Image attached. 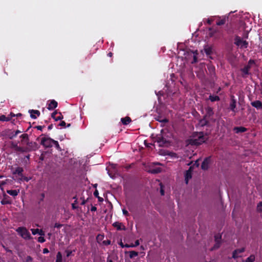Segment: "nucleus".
<instances>
[{
  "instance_id": "obj_1",
  "label": "nucleus",
  "mask_w": 262,
  "mask_h": 262,
  "mask_svg": "<svg viewBox=\"0 0 262 262\" xmlns=\"http://www.w3.org/2000/svg\"><path fill=\"white\" fill-rule=\"evenodd\" d=\"M255 63L254 60L250 59L247 65H246L243 68L241 69L242 72V76L244 78L247 77L248 75L250 74V70L255 66Z\"/></svg>"
},
{
  "instance_id": "obj_2",
  "label": "nucleus",
  "mask_w": 262,
  "mask_h": 262,
  "mask_svg": "<svg viewBox=\"0 0 262 262\" xmlns=\"http://www.w3.org/2000/svg\"><path fill=\"white\" fill-rule=\"evenodd\" d=\"M206 140V136H204L203 133L200 132L197 134L195 138L191 140V143L194 145H200L204 143Z\"/></svg>"
},
{
  "instance_id": "obj_3",
  "label": "nucleus",
  "mask_w": 262,
  "mask_h": 262,
  "mask_svg": "<svg viewBox=\"0 0 262 262\" xmlns=\"http://www.w3.org/2000/svg\"><path fill=\"white\" fill-rule=\"evenodd\" d=\"M16 231L25 239H29L31 238L30 233L28 230L25 227H18L16 229Z\"/></svg>"
},
{
  "instance_id": "obj_4",
  "label": "nucleus",
  "mask_w": 262,
  "mask_h": 262,
  "mask_svg": "<svg viewBox=\"0 0 262 262\" xmlns=\"http://www.w3.org/2000/svg\"><path fill=\"white\" fill-rule=\"evenodd\" d=\"M54 140L49 137H43L41 139V144L45 147H51L53 146Z\"/></svg>"
},
{
  "instance_id": "obj_5",
  "label": "nucleus",
  "mask_w": 262,
  "mask_h": 262,
  "mask_svg": "<svg viewBox=\"0 0 262 262\" xmlns=\"http://www.w3.org/2000/svg\"><path fill=\"white\" fill-rule=\"evenodd\" d=\"M234 43L241 48H246L248 47V43L246 40H243L239 36H236L234 39Z\"/></svg>"
},
{
  "instance_id": "obj_6",
  "label": "nucleus",
  "mask_w": 262,
  "mask_h": 262,
  "mask_svg": "<svg viewBox=\"0 0 262 262\" xmlns=\"http://www.w3.org/2000/svg\"><path fill=\"white\" fill-rule=\"evenodd\" d=\"M210 161H211V157H210L206 158L204 160V161L203 162V163L202 164V165H201L202 169H203L204 170L207 169L209 167V163H210Z\"/></svg>"
},
{
  "instance_id": "obj_7",
  "label": "nucleus",
  "mask_w": 262,
  "mask_h": 262,
  "mask_svg": "<svg viewBox=\"0 0 262 262\" xmlns=\"http://www.w3.org/2000/svg\"><path fill=\"white\" fill-rule=\"evenodd\" d=\"M192 167H190L189 169L187 170L185 174V181L186 184H188L189 180L192 177Z\"/></svg>"
},
{
  "instance_id": "obj_8",
  "label": "nucleus",
  "mask_w": 262,
  "mask_h": 262,
  "mask_svg": "<svg viewBox=\"0 0 262 262\" xmlns=\"http://www.w3.org/2000/svg\"><path fill=\"white\" fill-rule=\"evenodd\" d=\"M215 237V244L214 245L213 248L211 249V250L217 249L220 247V240L221 239V235H216L214 236Z\"/></svg>"
},
{
  "instance_id": "obj_9",
  "label": "nucleus",
  "mask_w": 262,
  "mask_h": 262,
  "mask_svg": "<svg viewBox=\"0 0 262 262\" xmlns=\"http://www.w3.org/2000/svg\"><path fill=\"white\" fill-rule=\"evenodd\" d=\"M57 106V102L54 100H52L48 104V109L49 110H53Z\"/></svg>"
},
{
  "instance_id": "obj_10",
  "label": "nucleus",
  "mask_w": 262,
  "mask_h": 262,
  "mask_svg": "<svg viewBox=\"0 0 262 262\" xmlns=\"http://www.w3.org/2000/svg\"><path fill=\"white\" fill-rule=\"evenodd\" d=\"M29 113H30V116L32 118L36 119L37 116H39L40 115L39 111L37 110H29Z\"/></svg>"
},
{
  "instance_id": "obj_11",
  "label": "nucleus",
  "mask_w": 262,
  "mask_h": 262,
  "mask_svg": "<svg viewBox=\"0 0 262 262\" xmlns=\"http://www.w3.org/2000/svg\"><path fill=\"white\" fill-rule=\"evenodd\" d=\"M160 146H163L167 142L166 140L162 136H158L157 139Z\"/></svg>"
},
{
  "instance_id": "obj_12",
  "label": "nucleus",
  "mask_w": 262,
  "mask_h": 262,
  "mask_svg": "<svg viewBox=\"0 0 262 262\" xmlns=\"http://www.w3.org/2000/svg\"><path fill=\"white\" fill-rule=\"evenodd\" d=\"M251 105L252 106L256 108L257 109H259L262 107V103L260 101L258 100L251 102Z\"/></svg>"
},
{
  "instance_id": "obj_13",
  "label": "nucleus",
  "mask_w": 262,
  "mask_h": 262,
  "mask_svg": "<svg viewBox=\"0 0 262 262\" xmlns=\"http://www.w3.org/2000/svg\"><path fill=\"white\" fill-rule=\"evenodd\" d=\"M244 251H245L244 248H242L241 249L235 250L233 253V255H232L233 258H236L238 257V256L237 255L238 253H242V252H244Z\"/></svg>"
},
{
  "instance_id": "obj_14",
  "label": "nucleus",
  "mask_w": 262,
  "mask_h": 262,
  "mask_svg": "<svg viewBox=\"0 0 262 262\" xmlns=\"http://www.w3.org/2000/svg\"><path fill=\"white\" fill-rule=\"evenodd\" d=\"M114 227H116L118 230H125V227L121 223L119 222H115L113 223Z\"/></svg>"
},
{
  "instance_id": "obj_15",
  "label": "nucleus",
  "mask_w": 262,
  "mask_h": 262,
  "mask_svg": "<svg viewBox=\"0 0 262 262\" xmlns=\"http://www.w3.org/2000/svg\"><path fill=\"white\" fill-rule=\"evenodd\" d=\"M228 19V16H223L222 19L216 23L218 26H221L225 24L226 20Z\"/></svg>"
},
{
  "instance_id": "obj_16",
  "label": "nucleus",
  "mask_w": 262,
  "mask_h": 262,
  "mask_svg": "<svg viewBox=\"0 0 262 262\" xmlns=\"http://www.w3.org/2000/svg\"><path fill=\"white\" fill-rule=\"evenodd\" d=\"M7 192L10 194V195H12L13 196H15L18 195L19 190H7Z\"/></svg>"
},
{
  "instance_id": "obj_17",
  "label": "nucleus",
  "mask_w": 262,
  "mask_h": 262,
  "mask_svg": "<svg viewBox=\"0 0 262 262\" xmlns=\"http://www.w3.org/2000/svg\"><path fill=\"white\" fill-rule=\"evenodd\" d=\"M148 171L151 173H158L161 171V168L157 167L155 168H151L148 170Z\"/></svg>"
},
{
  "instance_id": "obj_18",
  "label": "nucleus",
  "mask_w": 262,
  "mask_h": 262,
  "mask_svg": "<svg viewBox=\"0 0 262 262\" xmlns=\"http://www.w3.org/2000/svg\"><path fill=\"white\" fill-rule=\"evenodd\" d=\"M121 121L123 124L127 125L131 121V119L129 117H126L121 118Z\"/></svg>"
},
{
  "instance_id": "obj_19",
  "label": "nucleus",
  "mask_w": 262,
  "mask_h": 262,
  "mask_svg": "<svg viewBox=\"0 0 262 262\" xmlns=\"http://www.w3.org/2000/svg\"><path fill=\"white\" fill-rule=\"evenodd\" d=\"M234 130L236 133H243L246 130V128L244 127H236L234 128Z\"/></svg>"
},
{
  "instance_id": "obj_20",
  "label": "nucleus",
  "mask_w": 262,
  "mask_h": 262,
  "mask_svg": "<svg viewBox=\"0 0 262 262\" xmlns=\"http://www.w3.org/2000/svg\"><path fill=\"white\" fill-rule=\"evenodd\" d=\"M230 109L235 112V108L236 107V101L234 99H232L230 104Z\"/></svg>"
},
{
  "instance_id": "obj_21",
  "label": "nucleus",
  "mask_w": 262,
  "mask_h": 262,
  "mask_svg": "<svg viewBox=\"0 0 262 262\" xmlns=\"http://www.w3.org/2000/svg\"><path fill=\"white\" fill-rule=\"evenodd\" d=\"M209 100L211 102L216 101L220 100V98L217 96L210 95Z\"/></svg>"
},
{
  "instance_id": "obj_22",
  "label": "nucleus",
  "mask_w": 262,
  "mask_h": 262,
  "mask_svg": "<svg viewBox=\"0 0 262 262\" xmlns=\"http://www.w3.org/2000/svg\"><path fill=\"white\" fill-rule=\"evenodd\" d=\"M55 262H62V255L60 252H58L56 255V260Z\"/></svg>"
},
{
  "instance_id": "obj_23",
  "label": "nucleus",
  "mask_w": 262,
  "mask_h": 262,
  "mask_svg": "<svg viewBox=\"0 0 262 262\" xmlns=\"http://www.w3.org/2000/svg\"><path fill=\"white\" fill-rule=\"evenodd\" d=\"M255 259V257L254 255H251L249 257H248L246 260V262H254Z\"/></svg>"
},
{
  "instance_id": "obj_24",
  "label": "nucleus",
  "mask_w": 262,
  "mask_h": 262,
  "mask_svg": "<svg viewBox=\"0 0 262 262\" xmlns=\"http://www.w3.org/2000/svg\"><path fill=\"white\" fill-rule=\"evenodd\" d=\"M23 171V169L21 167H17L15 170L14 173L18 175H21Z\"/></svg>"
},
{
  "instance_id": "obj_25",
  "label": "nucleus",
  "mask_w": 262,
  "mask_h": 262,
  "mask_svg": "<svg viewBox=\"0 0 262 262\" xmlns=\"http://www.w3.org/2000/svg\"><path fill=\"white\" fill-rule=\"evenodd\" d=\"M138 253L137 252L132 251L131 252H130L129 257H130V258H132L134 257L138 256Z\"/></svg>"
},
{
  "instance_id": "obj_26",
  "label": "nucleus",
  "mask_w": 262,
  "mask_h": 262,
  "mask_svg": "<svg viewBox=\"0 0 262 262\" xmlns=\"http://www.w3.org/2000/svg\"><path fill=\"white\" fill-rule=\"evenodd\" d=\"M205 51L207 55H210L212 52V49L210 47H207L205 48Z\"/></svg>"
},
{
  "instance_id": "obj_27",
  "label": "nucleus",
  "mask_w": 262,
  "mask_h": 262,
  "mask_svg": "<svg viewBox=\"0 0 262 262\" xmlns=\"http://www.w3.org/2000/svg\"><path fill=\"white\" fill-rule=\"evenodd\" d=\"M53 145L55 146L57 149L59 150H61V148L58 144V142L57 141L54 140V142L53 143Z\"/></svg>"
},
{
  "instance_id": "obj_28",
  "label": "nucleus",
  "mask_w": 262,
  "mask_h": 262,
  "mask_svg": "<svg viewBox=\"0 0 262 262\" xmlns=\"http://www.w3.org/2000/svg\"><path fill=\"white\" fill-rule=\"evenodd\" d=\"M262 202H260L259 204H258L257 206V210L259 212H261L262 211Z\"/></svg>"
},
{
  "instance_id": "obj_29",
  "label": "nucleus",
  "mask_w": 262,
  "mask_h": 262,
  "mask_svg": "<svg viewBox=\"0 0 262 262\" xmlns=\"http://www.w3.org/2000/svg\"><path fill=\"white\" fill-rule=\"evenodd\" d=\"M9 119H8L5 116L2 115L0 116V121H8Z\"/></svg>"
},
{
  "instance_id": "obj_30",
  "label": "nucleus",
  "mask_w": 262,
  "mask_h": 262,
  "mask_svg": "<svg viewBox=\"0 0 262 262\" xmlns=\"http://www.w3.org/2000/svg\"><path fill=\"white\" fill-rule=\"evenodd\" d=\"M32 233L33 235H35L36 234H38L39 229H32L31 230Z\"/></svg>"
},
{
  "instance_id": "obj_31",
  "label": "nucleus",
  "mask_w": 262,
  "mask_h": 262,
  "mask_svg": "<svg viewBox=\"0 0 262 262\" xmlns=\"http://www.w3.org/2000/svg\"><path fill=\"white\" fill-rule=\"evenodd\" d=\"M38 242L41 243H44L45 242V239L42 236H40L38 238Z\"/></svg>"
},
{
  "instance_id": "obj_32",
  "label": "nucleus",
  "mask_w": 262,
  "mask_h": 262,
  "mask_svg": "<svg viewBox=\"0 0 262 262\" xmlns=\"http://www.w3.org/2000/svg\"><path fill=\"white\" fill-rule=\"evenodd\" d=\"M2 247L3 248L5 249V250L7 252H8V253H10L11 254L12 253V250L9 249L7 247H6L5 246H4V245H2Z\"/></svg>"
},
{
  "instance_id": "obj_33",
  "label": "nucleus",
  "mask_w": 262,
  "mask_h": 262,
  "mask_svg": "<svg viewBox=\"0 0 262 262\" xmlns=\"http://www.w3.org/2000/svg\"><path fill=\"white\" fill-rule=\"evenodd\" d=\"M33 259L30 256H27L26 258V262H31Z\"/></svg>"
},
{
  "instance_id": "obj_34",
  "label": "nucleus",
  "mask_w": 262,
  "mask_h": 262,
  "mask_svg": "<svg viewBox=\"0 0 262 262\" xmlns=\"http://www.w3.org/2000/svg\"><path fill=\"white\" fill-rule=\"evenodd\" d=\"M20 138L23 140L28 139V135L27 134H23L20 136Z\"/></svg>"
},
{
  "instance_id": "obj_35",
  "label": "nucleus",
  "mask_w": 262,
  "mask_h": 262,
  "mask_svg": "<svg viewBox=\"0 0 262 262\" xmlns=\"http://www.w3.org/2000/svg\"><path fill=\"white\" fill-rule=\"evenodd\" d=\"M103 244L104 245H109L111 244V241L110 240H105V241H104L103 242Z\"/></svg>"
},
{
  "instance_id": "obj_36",
  "label": "nucleus",
  "mask_w": 262,
  "mask_h": 262,
  "mask_svg": "<svg viewBox=\"0 0 262 262\" xmlns=\"http://www.w3.org/2000/svg\"><path fill=\"white\" fill-rule=\"evenodd\" d=\"M21 132H21V131H20V130H17L16 131H15L14 135H13L12 136V137H11V138H14V137H16V136L18 134H19V133H21Z\"/></svg>"
},
{
  "instance_id": "obj_37",
  "label": "nucleus",
  "mask_w": 262,
  "mask_h": 262,
  "mask_svg": "<svg viewBox=\"0 0 262 262\" xmlns=\"http://www.w3.org/2000/svg\"><path fill=\"white\" fill-rule=\"evenodd\" d=\"M103 238V235L99 234L97 236V239L98 241H99L102 239Z\"/></svg>"
},
{
  "instance_id": "obj_38",
  "label": "nucleus",
  "mask_w": 262,
  "mask_h": 262,
  "mask_svg": "<svg viewBox=\"0 0 262 262\" xmlns=\"http://www.w3.org/2000/svg\"><path fill=\"white\" fill-rule=\"evenodd\" d=\"M62 118V116L61 115V114H60L59 116L55 118V120L58 121V120H61Z\"/></svg>"
},
{
  "instance_id": "obj_39",
  "label": "nucleus",
  "mask_w": 262,
  "mask_h": 262,
  "mask_svg": "<svg viewBox=\"0 0 262 262\" xmlns=\"http://www.w3.org/2000/svg\"><path fill=\"white\" fill-rule=\"evenodd\" d=\"M38 234H39L40 236H44L45 235V232L42 231V230H39V229Z\"/></svg>"
},
{
  "instance_id": "obj_40",
  "label": "nucleus",
  "mask_w": 262,
  "mask_h": 262,
  "mask_svg": "<svg viewBox=\"0 0 262 262\" xmlns=\"http://www.w3.org/2000/svg\"><path fill=\"white\" fill-rule=\"evenodd\" d=\"M66 123L63 121H61L59 124L60 126H63V127H64L66 126Z\"/></svg>"
},
{
  "instance_id": "obj_41",
  "label": "nucleus",
  "mask_w": 262,
  "mask_h": 262,
  "mask_svg": "<svg viewBox=\"0 0 262 262\" xmlns=\"http://www.w3.org/2000/svg\"><path fill=\"white\" fill-rule=\"evenodd\" d=\"M61 226H62V225L61 224H57V223H56L54 225V227L57 228H60Z\"/></svg>"
},
{
  "instance_id": "obj_42",
  "label": "nucleus",
  "mask_w": 262,
  "mask_h": 262,
  "mask_svg": "<svg viewBox=\"0 0 262 262\" xmlns=\"http://www.w3.org/2000/svg\"><path fill=\"white\" fill-rule=\"evenodd\" d=\"M57 114V112H56V111H55V112H53V113L52 114V117L55 119V118H56V116H56V115Z\"/></svg>"
},
{
  "instance_id": "obj_43",
  "label": "nucleus",
  "mask_w": 262,
  "mask_h": 262,
  "mask_svg": "<svg viewBox=\"0 0 262 262\" xmlns=\"http://www.w3.org/2000/svg\"><path fill=\"white\" fill-rule=\"evenodd\" d=\"M213 21V19L212 18H208L207 20V23L209 24H211Z\"/></svg>"
},
{
  "instance_id": "obj_44",
  "label": "nucleus",
  "mask_w": 262,
  "mask_h": 262,
  "mask_svg": "<svg viewBox=\"0 0 262 262\" xmlns=\"http://www.w3.org/2000/svg\"><path fill=\"white\" fill-rule=\"evenodd\" d=\"M49 250L47 248H45L43 249V253L46 254L49 253Z\"/></svg>"
},
{
  "instance_id": "obj_45",
  "label": "nucleus",
  "mask_w": 262,
  "mask_h": 262,
  "mask_svg": "<svg viewBox=\"0 0 262 262\" xmlns=\"http://www.w3.org/2000/svg\"><path fill=\"white\" fill-rule=\"evenodd\" d=\"M98 192L97 190H95L94 192V196H95L96 197H98Z\"/></svg>"
},
{
  "instance_id": "obj_46",
  "label": "nucleus",
  "mask_w": 262,
  "mask_h": 262,
  "mask_svg": "<svg viewBox=\"0 0 262 262\" xmlns=\"http://www.w3.org/2000/svg\"><path fill=\"white\" fill-rule=\"evenodd\" d=\"M122 211H123V214H124V215H128V212H127V210H125V209H123V210H122Z\"/></svg>"
},
{
  "instance_id": "obj_47",
  "label": "nucleus",
  "mask_w": 262,
  "mask_h": 262,
  "mask_svg": "<svg viewBox=\"0 0 262 262\" xmlns=\"http://www.w3.org/2000/svg\"><path fill=\"white\" fill-rule=\"evenodd\" d=\"M139 244H140V243H139V240H137L135 242V243L134 244V246H135V247L138 246V245H139Z\"/></svg>"
},
{
  "instance_id": "obj_48",
  "label": "nucleus",
  "mask_w": 262,
  "mask_h": 262,
  "mask_svg": "<svg viewBox=\"0 0 262 262\" xmlns=\"http://www.w3.org/2000/svg\"><path fill=\"white\" fill-rule=\"evenodd\" d=\"M71 254H72V251H67V257L70 256Z\"/></svg>"
},
{
  "instance_id": "obj_49",
  "label": "nucleus",
  "mask_w": 262,
  "mask_h": 262,
  "mask_svg": "<svg viewBox=\"0 0 262 262\" xmlns=\"http://www.w3.org/2000/svg\"><path fill=\"white\" fill-rule=\"evenodd\" d=\"M96 209H97V208H96V207H95V206H93V207H92V208H91V210L92 211H95L96 210Z\"/></svg>"
},
{
  "instance_id": "obj_50",
  "label": "nucleus",
  "mask_w": 262,
  "mask_h": 262,
  "mask_svg": "<svg viewBox=\"0 0 262 262\" xmlns=\"http://www.w3.org/2000/svg\"><path fill=\"white\" fill-rule=\"evenodd\" d=\"M208 69L210 71H213L214 70V68L213 67L209 66L208 67Z\"/></svg>"
},
{
  "instance_id": "obj_51",
  "label": "nucleus",
  "mask_w": 262,
  "mask_h": 262,
  "mask_svg": "<svg viewBox=\"0 0 262 262\" xmlns=\"http://www.w3.org/2000/svg\"><path fill=\"white\" fill-rule=\"evenodd\" d=\"M45 198V194L43 193H42L41 194V199H40V201H42Z\"/></svg>"
},
{
  "instance_id": "obj_52",
  "label": "nucleus",
  "mask_w": 262,
  "mask_h": 262,
  "mask_svg": "<svg viewBox=\"0 0 262 262\" xmlns=\"http://www.w3.org/2000/svg\"><path fill=\"white\" fill-rule=\"evenodd\" d=\"M160 192H161V195H163L164 194V190L162 189V187L161 188Z\"/></svg>"
},
{
  "instance_id": "obj_53",
  "label": "nucleus",
  "mask_w": 262,
  "mask_h": 262,
  "mask_svg": "<svg viewBox=\"0 0 262 262\" xmlns=\"http://www.w3.org/2000/svg\"><path fill=\"white\" fill-rule=\"evenodd\" d=\"M195 165H196V167H198L199 165V161L198 160H196L195 162V164H194Z\"/></svg>"
},
{
  "instance_id": "obj_54",
  "label": "nucleus",
  "mask_w": 262,
  "mask_h": 262,
  "mask_svg": "<svg viewBox=\"0 0 262 262\" xmlns=\"http://www.w3.org/2000/svg\"><path fill=\"white\" fill-rule=\"evenodd\" d=\"M36 128L38 129V130H41L42 128V126H37L36 127Z\"/></svg>"
},
{
  "instance_id": "obj_55",
  "label": "nucleus",
  "mask_w": 262,
  "mask_h": 262,
  "mask_svg": "<svg viewBox=\"0 0 262 262\" xmlns=\"http://www.w3.org/2000/svg\"><path fill=\"white\" fill-rule=\"evenodd\" d=\"M1 203H2V204H6L9 203L8 202H7V201H4V200H3V201H2L1 202Z\"/></svg>"
},
{
  "instance_id": "obj_56",
  "label": "nucleus",
  "mask_w": 262,
  "mask_h": 262,
  "mask_svg": "<svg viewBox=\"0 0 262 262\" xmlns=\"http://www.w3.org/2000/svg\"><path fill=\"white\" fill-rule=\"evenodd\" d=\"M24 179V180H25L26 181L28 182V181H29V180H30V179H29V178H27V177H25Z\"/></svg>"
},
{
  "instance_id": "obj_57",
  "label": "nucleus",
  "mask_w": 262,
  "mask_h": 262,
  "mask_svg": "<svg viewBox=\"0 0 262 262\" xmlns=\"http://www.w3.org/2000/svg\"><path fill=\"white\" fill-rule=\"evenodd\" d=\"M52 127H53V125L51 124V125H50L48 126V128L49 130H50V129H51L52 128Z\"/></svg>"
},
{
  "instance_id": "obj_58",
  "label": "nucleus",
  "mask_w": 262,
  "mask_h": 262,
  "mask_svg": "<svg viewBox=\"0 0 262 262\" xmlns=\"http://www.w3.org/2000/svg\"><path fill=\"white\" fill-rule=\"evenodd\" d=\"M196 57L195 56H194V58H193V62H196Z\"/></svg>"
},
{
  "instance_id": "obj_59",
  "label": "nucleus",
  "mask_w": 262,
  "mask_h": 262,
  "mask_svg": "<svg viewBox=\"0 0 262 262\" xmlns=\"http://www.w3.org/2000/svg\"><path fill=\"white\" fill-rule=\"evenodd\" d=\"M120 245L121 246V247L122 248H123V247H124V245L123 244V243H122V242H121V243H120Z\"/></svg>"
},
{
  "instance_id": "obj_60",
  "label": "nucleus",
  "mask_w": 262,
  "mask_h": 262,
  "mask_svg": "<svg viewBox=\"0 0 262 262\" xmlns=\"http://www.w3.org/2000/svg\"><path fill=\"white\" fill-rule=\"evenodd\" d=\"M159 95H162V93L161 92H159L157 94V95L158 96H159Z\"/></svg>"
},
{
  "instance_id": "obj_61",
  "label": "nucleus",
  "mask_w": 262,
  "mask_h": 262,
  "mask_svg": "<svg viewBox=\"0 0 262 262\" xmlns=\"http://www.w3.org/2000/svg\"><path fill=\"white\" fill-rule=\"evenodd\" d=\"M107 262H113L112 259H110L109 258H107Z\"/></svg>"
},
{
  "instance_id": "obj_62",
  "label": "nucleus",
  "mask_w": 262,
  "mask_h": 262,
  "mask_svg": "<svg viewBox=\"0 0 262 262\" xmlns=\"http://www.w3.org/2000/svg\"><path fill=\"white\" fill-rule=\"evenodd\" d=\"M108 56H110V57H111L112 56V53L111 52L109 53L108 54Z\"/></svg>"
},
{
  "instance_id": "obj_63",
  "label": "nucleus",
  "mask_w": 262,
  "mask_h": 262,
  "mask_svg": "<svg viewBox=\"0 0 262 262\" xmlns=\"http://www.w3.org/2000/svg\"><path fill=\"white\" fill-rule=\"evenodd\" d=\"M129 245L126 244V245H125L124 246V247H127V248H128V247H129Z\"/></svg>"
},
{
  "instance_id": "obj_64",
  "label": "nucleus",
  "mask_w": 262,
  "mask_h": 262,
  "mask_svg": "<svg viewBox=\"0 0 262 262\" xmlns=\"http://www.w3.org/2000/svg\"><path fill=\"white\" fill-rule=\"evenodd\" d=\"M129 247H134V244H131V245H129Z\"/></svg>"
}]
</instances>
